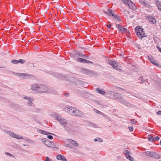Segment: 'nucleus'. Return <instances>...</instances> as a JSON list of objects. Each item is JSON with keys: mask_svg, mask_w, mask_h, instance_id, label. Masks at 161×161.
Returning <instances> with one entry per match:
<instances>
[{"mask_svg": "<svg viewBox=\"0 0 161 161\" xmlns=\"http://www.w3.org/2000/svg\"><path fill=\"white\" fill-rule=\"evenodd\" d=\"M52 117L55 118L65 130H69L70 129L71 125L68 123L67 120L65 118L57 114H53Z\"/></svg>", "mask_w": 161, "mask_h": 161, "instance_id": "1", "label": "nucleus"}, {"mask_svg": "<svg viewBox=\"0 0 161 161\" xmlns=\"http://www.w3.org/2000/svg\"><path fill=\"white\" fill-rule=\"evenodd\" d=\"M108 94L110 97L118 99V101L125 105L130 107L131 104L126 102L123 98L121 93L117 92L116 91H109Z\"/></svg>", "mask_w": 161, "mask_h": 161, "instance_id": "2", "label": "nucleus"}, {"mask_svg": "<svg viewBox=\"0 0 161 161\" xmlns=\"http://www.w3.org/2000/svg\"><path fill=\"white\" fill-rule=\"evenodd\" d=\"M135 32L137 35L141 39H142L143 37L146 36L145 35L144 29L140 26H138L136 28Z\"/></svg>", "mask_w": 161, "mask_h": 161, "instance_id": "3", "label": "nucleus"}, {"mask_svg": "<svg viewBox=\"0 0 161 161\" xmlns=\"http://www.w3.org/2000/svg\"><path fill=\"white\" fill-rule=\"evenodd\" d=\"M15 75L20 77L22 79H32L34 77L32 75L21 73H16Z\"/></svg>", "mask_w": 161, "mask_h": 161, "instance_id": "4", "label": "nucleus"}, {"mask_svg": "<svg viewBox=\"0 0 161 161\" xmlns=\"http://www.w3.org/2000/svg\"><path fill=\"white\" fill-rule=\"evenodd\" d=\"M4 132L8 135L11 137L15 138L17 139H23V137L17 134L12 131H10L8 130H4Z\"/></svg>", "mask_w": 161, "mask_h": 161, "instance_id": "5", "label": "nucleus"}, {"mask_svg": "<svg viewBox=\"0 0 161 161\" xmlns=\"http://www.w3.org/2000/svg\"><path fill=\"white\" fill-rule=\"evenodd\" d=\"M121 1L126 5L128 6L131 9L133 10L136 9V7L131 1V0H121Z\"/></svg>", "mask_w": 161, "mask_h": 161, "instance_id": "6", "label": "nucleus"}, {"mask_svg": "<svg viewBox=\"0 0 161 161\" xmlns=\"http://www.w3.org/2000/svg\"><path fill=\"white\" fill-rule=\"evenodd\" d=\"M81 72L84 74H86L91 76L95 77L98 75V73L92 70L83 69L81 70Z\"/></svg>", "mask_w": 161, "mask_h": 161, "instance_id": "7", "label": "nucleus"}, {"mask_svg": "<svg viewBox=\"0 0 161 161\" xmlns=\"http://www.w3.org/2000/svg\"><path fill=\"white\" fill-rule=\"evenodd\" d=\"M22 98L28 100L27 104L28 106L31 107L33 105V103L32 102L34 100V98L33 97H27L24 95H23L22 96Z\"/></svg>", "mask_w": 161, "mask_h": 161, "instance_id": "8", "label": "nucleus"}, {"mask_svg": "<svg viewBox=\"0 0 161 161\" xmlns=\"http://www.w3.org/2000/svg\"><path fill=\"white\" fill-rule=\"evenodd\" d=\"M65 111L69 114L73 115L75 114L74 113L75 108L71 107H65L64 108Z\"/></svg>", "mask_w": 161, "mask_h": 161, "instance_id": "9", "label": "nucleus"}, {"mask_svg": "<svg viewBox=\"0 0 161 161\" xmlns=\"http://www.w3.org/2000/svg\"><path fill=\"white\" fill-rule=\"evenodd\" d=\"M42 141L43 143L46 146L51 147H53V146L52 142L49 141L46 138H44L42 140Z\"/></svg>", "mask_w": 161, "mask_h": 161, "instance_id": "10", "label": "nucleus"}, {"mask_svg": "<svg viewBox=\"0 0 161 161\" xmlns=\"http://www.w3.org/2000/svg\"><path fill=\"white\" fill-rule=\"evenodd\" d=\"M146 19L151 24H156V20L154 16L150 15L147 16L146 17Z\"/></svg>", "mask_w": 161, "mask_h": 161, "instance_id": "11", "label": "nucleus"}, {"mask_svg": "<svg viewBox=\"0 0 161 161\" xmlns=\"http://www.w3.org/2000/svg\"><path fill=\"white\" fill-rule=\"evenodd\" d=\"M124 153L125 154L126 158L131 161H133L134 158L130 156V152L128 150L124 151Z\"/></svg>", "mask_w": 161, "mask_h": 161, "instance_id": "12", "label": "nucleus"}, {"mask_svg": "<svg viewBox=\"0 0 161 161\" xmlns=\"http://www.w3.org/2000/svg\"><path fill=\"white\" fill-rule=\"evenodd\" d=\"M49 88L45 85L42 84V87L40 91V93H45L48 91Z\"/></svg>", "mask_w": 161, "mask_h": 161, "instance_id": "13", "label": "nucleus"}, {"mask_svg": "<svg viewBox=\"0 0 161 161\" xmlns=\"http://www.w3.org/2000/svg\"><path fill=\"white\" fill-rule=\"evenodd\" d=\"M148 59L153 64L157 65L158 67H159L160 66V65L158 64L157 62V61L154 59L153 57L152 56H148Z\"/></svg>", "mask_w": 161, "mask_h": 161, "instance_id": "14", "label": "nucleus"}, {"mask_svg": "<svg viewBox=\"0 0 161 161\" xmlns=\"http://www.w3.org/2000/svg\"><path fill=\"white\" fill-rule=\"evenodd\" d=\"M108 63L109 64L111 65L114 69H118L117 67L118 65V63L117 62L113 61H110L108 62Z\"/></svg>", "mask_w": 161, "mask_h": 161, "instance_id": "15", "label": "nucleus"}, {"mask_svg": "<svg viewBox=\"0 0 161 161\" xmlns=\"http://www.w3.org/2000/svg\"><path fill=\"white\" fill-rule=\"evenodd\" d=\"M38 85L39 84L38 83H34L31 84V89L37 92Z\"/></svg>", "mask_w": 161, "mask_h": 161, "instance_id": "16", "label": "nucleus"}, {"mask_svg": "<svg viewBox=\"0 0 161 161\" xmlns=\"http://www.w3.org/2000/svg\"><path fill=\"white\" fill-rule=\"evenodd\" d=\"M75 114L73 115L77 117H82L84 115L79 110H77L76 108L75 110Z\"/></svg>", "mask_w": 161, "mask_h": 161, "instance_id": "17", "label": "nucleus"}, {"mask_svg": "<svg viewBox=\"0 0 161 161\" xmlns=\"http://www.w3.org/2000/svg\"><path fill=\"white\" fill-rule=\"evenodd\" d=\"M77 60L80 62L83 63H91L92 64V62L91 61H89L87 60L84 59V58H77Z\"/></svg>", "mask_w": 161, "mask_h": 161, "instance_id": "18", "label": "nucleus"}, {"mask_svg": "<svg viewBox=\"0 0 161 161\" xmlns=\"http://www.w3.org/2000/svg\"><path fill=\"white\" fill-rule=\"evenodd\" d=\"M116 26L119 31L123 32L126 31H127V30L126 28L123 27L122 26H121L119 24H116Z\"/></svg>", "mask_w": 161, "mask_h": 161, "instance_id": "19", "label": "nucleus"}, {"mask_svg": "<svg viewBox=\"0 0 161 161\" xmlns=\"http://www.w3.org/2000/svg\"><path fill=\"white\" fill-rule=\"evenodd\" d=\"M67 141L69 142L70 143V144L73 145L75 146H77L78 145V144L77 143V142L74 140L68 139L67 140Z\"/></svg>", "mask_w": 161, "mask_h": 161, "instance_id": "20", "label": "nucleus"}, {"mask_svg": "<svg viewBox=\"0 0 161 161\" xmlns=\"http://www.w3.org/2000/svg\"><path fill=\"white\" fill-rule=\"evenodd\" d=\"M152 157L156 159H159V158H161V156L153 152Z\"/></svg>", "mask_w": 161, "mask_h": 161, "instance_id": "21", "label": "nucleus"}, {"mask_svg": "<svg viewBox=\"0 0 161 161\" xmlns=\"http://www.w3.org/2000/svg\"><path fill=\"white\" fill-rule=\"evenodd\" d=\"M146 76L144 77L143 76H141L139 77V79H140L142 81L141 82H140V83L142 84L145 82L146 80H147V79L145 77Z\"/></svg>", "mask_w": 161, "mask_h": 161, "instance_id": "22", "label": "nucleus"}, {"mask_svg": "<svg viewBox=\"0 0 161 161\" xmlns=\"http://www.w3.org/2000/svg\"><path fill=\"white\" fill-rule=\"evenodd\" d=\"M96 91L98 93L102 95H104L106 93L103 90H100L99 88H97Z\"/></svg>", "mask_w": 161, "mask_h": 161, "instance_id": "23", "label": "nucleus"}, {"mask_svg": "<svg viewBox=\"0 0 161 161\" xmlns=\"http://www.w3.org/2000/svg\"><path fill=\"white\" fill-rule=\"evenodd\" d=\"M38 132L41 133L42 134L45 135H48V134H50V133L48 132H47L43 130H38Z\"/></svg>", "mask_w": 161, "mask_h": 161, "instance_id": "24", "label": "nucleus"}, {"mask_svg": "<svg viewBox=\"0 0 161 161\" xmlns=\"http://www.w3.org/2000/svg\"><path fill=\"white\" fill-rule=\"evenodd\" d=\"M145 155H146L147 156L152 157L153 152V151L151 152V151H147L146 152H145Z\"/></svg>", "mask_w": 161, "mask_h": 161, "instance_id": "25", "label": "nucleus"}, {"mask_svg": "<svg viewBox=\"0 0 161 161\" xmlns=\"http://www.w3.org/2000/svg\"><path fill=\"white\" fill-rule=\"evenodd\" d=\"M105 13L108 14L109 16H112L114 15V14H113V13H112V11L111 9H108L107 12H105Z\"/></svg>", "mask_w": 161, "mask_h": 161, "instance_id": "26", "label": "nucleus"}, {"mask_svg": "<svg viewBox=\"0 0 161 161\" xmlns=\"http://www.w3.org/2000/svg\"><path fill=\"white\" fill-rule=\"evenodd\" d=\"M156 4L157 5L158 9L161 11V2L158 1L156 3Z\"/></svg>", "mask_w": 161, "mask_h": 161, "instance_id": "27", "label": "nucleus"}, {"mask_svg": "<svg viewBox=\"0 0 161 161\" xmlns=\"http://www.w3.org/2000/svg\"><path fill=\"white\" fill-rule=\"evenodd\" d=\"M94 141L95 142H96L97 141H98V142H103V140L102 139H101L100 138H99V137H97L96 138H95L94 139Z\"/></svg>", "mask_w": 161, "mask_h": 161, "instance_id": "28", "label": "nucleus"}, {"mask_svg": "<svg viewBox=\"0 0 161 161\" xmlns=\"http://www.w3.org/2000/svg\"><path fill=\"white\" fill-rule=\"evenodd\" d=\"M148 137L149 141L153 142L154 141V138H153L152 136L149 135L148 136Z\"/></svg>", "mask_w": 161, "mask_h": 161, "instance_id": "29", "label": "nucleus"}, {"mask_svg": "<svg viewBox=\"0 0 161 161\" xmlns=\"http://www.w3.org/2000/svg\"><path fill=\"white\" fill-rule=\"evenodd\" d=\"M94 111L97 113L103 115L104 114L103 113H102V112H100L99 110H97L96 109H94Z\"/></svg>", "mask_w": 161, "mask_h": 161, "instance_id": "30", "label": "nucleus"}, {"mask_svg": "<svg viewBox=\"0 0 161 161\" xmlns=\"http://www.w3.org/2000/svg\"><path fill=\"white\" fill-rule=\"evenodd\" d=\"M62 157H63V156L62 155L60 154H58L56 156V158L57 159H58V160H60L61 159V158Z\"/></svg>", "mask_w": 161, "mask_h": 161, "instance_id": "31", "label": "nucleus"}, {"mask_svg": "<svg viewBox=\"0 0 161 161\" xmlns=\"http://www.w3.org/2000/svg\"><path fill=\"white\" fill-rule=\"evenodd\" d=\"M25 62V61L23 59H20L18 60V63H19L21 64H24Z\"/></svg>", "mask_w": 161, "mask_h": 161, "instance_id": "32", "label": "nucleus"}, {"mask_svg": "<svg viewBox=\"0 0 161 161\" xmlns=\"http://www.w3.org/2000/svg\"><path fill=\"white\" fill-rule=\"evenodd\" d=\"M42 84H39L37 92H40L41 88L42 87Z\"/></svg>", "mask_w": 161, "mask_h": 161, "instance_id": "33", "label": "nucleus"}, {"mask_svg": "<svg viewBox=\"0 0 161 161\" xmlns=\"http://www.w3.org/2000/svg\"><path fill=\"white\" fill-rule=\"evenodd\" d=\"M11 63L13 64H16L18 63V60L14 59L11 61Z\"/></svg>", "mask_w": 161, "mask_h": 161, "instance_id": "34", "label": "nucleus"}, {"mask_svg": "<svg viewBox=\"0 0 161 161\" xmlns=\"http://www.w3.org/2000/svg\"><path fill=\"white\" fill-rule=\"evenodd\" d=\"M131 123L133 124H134L136 123V120L135 119H132L131 120Z\"/></svg>", "mask_w": 161, "mask_h": 161, "instance_id": "35", "label": "nucleus"}, {"mask_svg": "<svg viewBox=\"0 0 161 161\" xmlns=\"http://www.w3.org/2000/svg\"><path fill=\"white\" fill-rule=\"evenodd\" d=\"M115 19L116 20V22H118V23H119L120 21V17L119 16L117 17V18H116V19Z\"/></svg>", "mask_w": 161, "mask_h": 161, "instance_id": "36", "label": "nucleus"}, {"mask_svg": "<svg viewBox=\"0 0 161 161\" xmlns=\"http://www.w3.org/2000/svg\"><path fill=\"white\" fill-rule=\"evenodd\" d=\"M65 146L67 147H70V148H72V146L69 144H65Z\"/></svg>", "mask_w": 161, "mask_h": 161, "instance_id": "37", "label": "nucleus"}, {"mask_svg": "<svg viewBox=\"0 0 161 161\" xmlns=\"http://www.w3.org/2000/svg\"><path fill=\"white\" fill-rule=\"evenodd\" d=\"M60 160L62 161H67L66 159L65 158L64 156H63V157H62V158H61Z\"/></svg>", "mask_w": 161, "mask_h": 161, "instance_id": "38", "label": "nucleus"}, {"mask_svg": "<svg viewBox=\"0 0 161 161\" xmlns=\"http://www.w3.org/2000/svg\"><path fill=\"white\" fill-rule=\"evenodd\" d=\"M5 154L6 155H8L9 156H12V157L13 156V155H12L11 153H8V152H6V153H5Z\"/></svg>", "mask_w": 161, "mask_h": 161, "instance_id": "39", "label": "nucleus"}, {"mask_svg": "<svg viewBox=\"0 0 161 161\" xmlns=\"http://www.w3.org/2000/svg\"><path fill=\"white\" fill-rule=\"evenodd\" d=\"M136 47L138 48L139 49H141V46H140V45L138 44H136Z\"/></svg>", "mask_w": 161, "mask_h": 161, "instance_id": "40", "label": "nucleus"}, {"mask_svg": "<svg viewBox=\"0 0 161 161\" xmlns=\"http://www.w3.org/2000/svg\"><path fill=\"white\" fill-rule=\"evenodd\" d=\"M153 138H154V140H158L159 139V137H158V136H156L155 137H154Z\"/></svg>", "mask_w": 161, "mask_h": 161, "instance_id": "41", "label": "nucleus"}, {"mask_svg": "<svg viewBox=\"0 0 161 161\" xmlns=\"http://www.w3.org/2000/svg\"><path fill=\"white\" fill-rule=\"evenodd\" d=\"M47 137L50 139H52L53 138V137L51 135L47 136Z\"/></svg>", "mask_w": 161, "mask_h": 161, "instance_id": "42", "label": "nucleus"}, {"mask_svg": "<svg viewBox=\"0 0 161 161\" xmlns=\"http://www.w3.org/2000/svg\"><path fill=\"white\" fill-rule=\"evenodd\" d=\"M156 47L158 49L159 51L161 53V47L158 46H157Z\"/></svg>", "mask_w": 161, "mask_h": 161, "instance_id": "43", "label": "nucleus"}, {"mask_svg": "<svg viewBox=\"0 0 161 161\" xmlns=\"http://www.w3.org/2000/svg\"><path fill=\"white\" fill-rule=\"evenodd\" d=\"M128 128H129V130L131 131H132L133 130V127H128Z\"/></svg>", "mask_w": 161, "mask_h": 161, "instance_id": "44", "label": "nucleus"}, {"mask_svg": "<svg viewBox=\"0 0 161 161\" xmlns=\"http://www.w3.org/2000/svg\"><path fill=\"white\" fill-rule=\"evenodd\" d=\"M157 114L158 115H161V111L159 110L157 112Z\"/></svg>", "mask_w": 161, "mask_h": 161, "instance_id": "45", "label": "nucleus"}, {"mask_svg": "<svg viewBox=\"0 0 161 161\" xmlns=\"http://www.w3.org/2000/svg\"><path fill=\"white\" fill-rule=\"evenodd\" d=\"M112 16H113L114 18L115 19H116V18H117V17H118L119 16L117 15L116 14H114V15Z\"/></svg>", "mask_w": 161, "mask_h": 161, "instance_id": "46", "label": "nucleus"}, {"mask_svg": "<svg viewBox=\"0 0 161 161\" xmlns=\"http://www.w3.org/2000/svg\"><path fill=\"white\" fill-rule=\"evenodd\" d=\"M50 160L49 158L47 157H46V159L45 161H49Z\"/></svg>", "mask_w": 161, "mask_h": 161, "instance_id": "47", "label": "nucleus"}, {"mask_svg": "<svg viewBox=\"0 0 161 161\" xmlns=\"http://www.w3.org/2000/svg\"><path fill=\"white\" fill-rule=\"evenodd\" d=\"M112 26V25L111 24H109L107 25V27L108 28H110Z\"/></svg>", "mask_w": 161, "mask_h": 161, "instance_id": "48", "label": "nucleus"}, {"mask_svg": "<svg viewBox=\"0 0 161 161\" xmlns=\"http://www.w3.org/2000/svg\"><path fill=\"white\" fill-rule=\"evenodd\" d=\"M40 111H41V109H40L38 108V109H36V111L37 112H39Z\"/></svg>", "mask_w": 161, "mask_h": 161, "instance_id": "49", "label": "nucleus"}, {"mask_svg": "<svg viewBox=\"0 0 161 161\" xmlns=\"http://www.w3.org/2000/svg\"><path fill=\"white\" fill-rule=\"evenodd\" d=\"M119 89H120V90H122V91H125V90L123 88H121L120 87H119Z\"/></svg>", "mask_w": 161, "mask_h": 161, "instance_id": "50", "label": "nucleus"}, {"mask_svg": "<svg viewBox=\"0 0 161 161\" xmlns=\"http://www.w3.org/2000/svg\"><path fill=\"white\" fill-rule=\"evenodd\" d=\"M65 95L66 96H68L69 95V94L68 93H65Z\"/></svg>", "mask_w": 161, "mask_h": 161, "instance_id": "51", "label": "nucleus"}, {"mask_svg": "<svg viewBox=\"0 0 161 161\" xmlns=\"http://www.w3.org/2000/svg\"><path fill=\"white\" fill-rule=\"evenodd\" d=\"M143 4L145 5V6H146V5L147 4V3L144 2H143Z\"/></svg>", "mask_w": 161, "mask_h": 161, "instance_id": "52", "label": "nucleus"}, {"mask_svg": "<svg viewBox=\"0 0 161 161\" xmlns=\"http://www.w3.org/2000/svg\"><path fill=\"white\" fill-rule=\"evenodd\" d=\"M62 78L63 79H66L67 80V79L65 78V76H64V77Z\"/></svg>", "mask_w": 161, "mask_h": 161, "instance_id": "53", "label": "nucleus"}, {"mask_svg": "<svg viewBox=\"0 0 161 161\" xmlns=\"http://www.w3.org/2000/svg\"><path fill=\"white\" fill-rule=\"evenodd\" d=\"M23 146H28V145H26L25 144H23Z\"/></svg>", "mask_w": 161, "mask_h": 161, "instance_id": "54", "label": "nucleus"}, {"mask_svg": "<svg viewBox=\"0 0 161 161\" xmlns=\"http://www.w3.org/2000/svg\"><path fill=\"white\" fill-rule=\"evenodd\" d=\"M58 75H59V76H58V77H60V76H61V74H58Z\"/></svg>", "mask_w": 161, "mask_h": 161, "instance_id": "55", "label": "nucleus"}, {"mask_svg": "<svg viewBox=\"0 0 161 161\" xmlns=\"http://www.w3.org/2000/svg\"><path fill=\"white\" fill-rule=\"evenodd\" d=\"M26 141H29V140L28 139H27L26 140Z\"/></svg>", "mask_w": 161, "mask_h": 161, "instance_id": "56", "label": "nucleus"}, {"mask_svg": "<svg viewBox=\"0 0 161 161\" xmlns=\"http://www.w3.org/2000/svg\"><path fill=\"white\" fill-rule=\"evenodd\" d=\"M86 3H87V4L88 5H89V4L88 3H87V2H86Z\"/></svg>", "mask_w": 161, "mask_h": 161, "instance_id": "57", "label": "nucleus"}, {"mask_svg": "<svg viewBox=\"0 0 161 161\" xmlns=\"http://www.w3.org/2000/svg\"><path fill=\"white\" fill-rule=\"evenodd\" d=\"M31 142H32V141H30Z\"/></svg>", "mask_w": 161, "mask_h": 161, "instance_id": "58", "label": "nucleus"}, {"mask_svg": "<svg viewBox=\"0 0 161 161\" xmlns=\"http://www.w3.org/2000/svg\"><path fill=\"white\" fill-rule=\"evenodd\" d=\"M2 68V67H0V68Z\"/></svg>", "mask_w": 161, "mask_h": 161, "instance_id": "59", "label": "nucleus"}]
</instances>
